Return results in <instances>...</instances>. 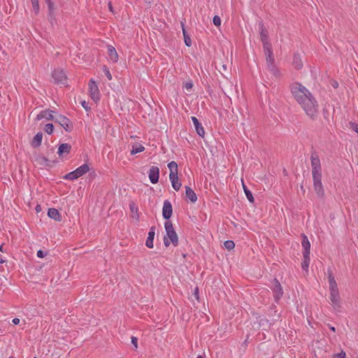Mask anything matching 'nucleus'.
Wrapping results in <instances>:
<instances>
[{"label":"nucleus","mask_w":358,"mask_h":358,"mask_svg":"<svg viewBox=\"0 0 358 358\" xmlns=\"http://www.w3.org/2000/svg\"><path fill=\"white\" fill-rule=\"evenodd\" d=\"M291 92L306 114L311 119L316 118L318 114V104L312 93L299 83L292 85Z\"/></svg>","instance_id":"f257e3e1"},{"label":"nucleus","mask_w":358,"mask_h":358,"mask_svg":"<svg viewBox=\"0 0 358 358\" xmlns=\"http://www.w3.org/2000/svg\"><path fill=\"white\" fill-rule=\"evenodd\" d=\"M310 161L314 189L319 196H322L324 195V189L322 183L320 159L316 154H312Z\"/></svg>","instance_id":"f03ea898"},{"label":"nucleus","mask_w":358,"mask_h":358,"mask_svg":"<svg viewBox=\"0 0 358 358\" xmlns=\"http://www.w3.org/2000/svg\"><path fill=\"white\" fill-rule=\"evenodd\" d=\"M164 227L166 234L164 236V244L166 247L169 246L171 244L175 247L177 246L178 245V237L172 222L171 221L165 222Z\"/></svg>","instance_id":"7ed1b4c3"},{"label":"nucleus","mask_w":358,"mask_h":358,"mask_svg":"<svg viewBox=\"0 0 358 358\" xmlns=\"http://www.w3.org/2000/svg\"><path fill=\"white\" fill-rule=\"evenodd\" d=\"M329 299L334 310L338 313L342 312L343 306L341 302V296L338 290L330 291Z\"/></svg>","instance_id":"20e7f679"},{"label":"nucleus","mask_w":358,"mask_h":358,"mask_svg":"<svg viewBox=\"0 0 358 358\" xmlns=\"http://www.w3.org/2000/svg\"><path fill=\"white\" fill-rule=\"evenodd\" d=\"M264 55L266 56L267 66L268 69L273 71L274 69V57L273 55L272 45L271 43H266L263 47Z\"/></svg>","instance_id":"39448f33"},{"label":"nucleus","mask_w":358,"mask_h":358,"mask_svg":"<svg viewBox=\"0 0 358 358\" xmlns=\"http://www.w3.org/2000/svg\"><path fill=\"white\" fill-rule=\"evenodd\" d=\"M88 86L90 97L94 102L97 103L98 101H99L101 96L99 89L97 84L93 79H91L89 82Z\"/></svg>","instance_id":"423d86ee"},{"label":"nucleus","mask_w":358,"mask_h":358,"mask_svg":"<svg viewBox=\"0 0 358 358\" xmlns=\"http://www.w3.org/2000/svg\"><path fill=\"white\" fill-rule=\"evenodd\" d=\"M52 77L57 84L65 85L67 83V78L62 69H55L52 73Z\"/></svg>","instance_id":"0eeeda50"},{"label":"nucleus","mask_w":358,"mask_h":358,"mask_svg":"<svg viewBox=\"0 0 358 358\" xmlns=\"http://www.w3.org/2000/svg\"><path fill=\"white\" fill-rule=\"evenodd\" d=\"M272 291L275 301L278 302L283 294V290L280 283L276 278L273 280Z\"/></svg>","instance_id":"6e6552de"},{"label":"nucleus","mask_w":358,"mask_h":358,"mask_svg":"<svg viewBox=\"0 0 358 358\" xmlns=\"http://www.w3.org/2000/svg\"><path fill=\"white\" fill-rule=\"evenodd\" d=\"M55 122L59 123L66 131H71L73 125L69 119L63 115H59L55 119Z\"/></svg>","instance_id":"1a4fd4ad"},{"label":"nucleus","mask_w":358,"mask_h":358,"mask_svg":"<svg viewBox=\"0 0 358 358\" xmlns=\"http://www.w3.org/2000/svg\"><path fill=\"white\" fill-rule=\"evenodd\" d=\"M148 177L150 180V182L152 184H156L159 181V169L158 166H151L149 172Z\"/></svg>","instance_id":"9d476101"},{"label":"nucleus","mask_w":358,"mask_h":358,"mask_svg":"<svg viewBox=\"0 0 358 358\" xmlns=\"http://www.w3.org/2000/svg\"><path fill=\"white\" fill-rule=\"evenodd\" d=\"M173 213V208L171 202L169 200H165L163 203L162 215L166 220H169Z\"/></svg>","instance_id":"9b49d317"},{"label":"nucleus","mask_w":358,"mask_h":358,"mask_svg":"<svg viewBox=\"0 0 358 358\" xmlns=\"http://www.w3.org/2000/svg\"><path fill=\"white\" fill-rule=\"evenodd\" d=\"M71 150V145L69 143H62L58 148V155L60 157H64L68 155Z\"/></svg>","instance_id":"f8f14e48"},{"label":"nucleus","mask_w":358,"mask_h":358,"mask_svg":"<svg viewBox=\"0 0 358 358\" xmlns=\"http://www.w3.org/2000/svg\"><path fill=\"white\" fill-rule=\"evenodd\" d=\"M191 120L193 122V124L195 127V130H196L197 134L199 136L203 137L205 135V131H204L203 126L199 122V120L194 116H192Z\"/></svg>","instance_id":"ddd939ff"},{"label":"nucleus","mask_w":358,"mask_h":358,"mask_svg":"<svg viewBox=\"0 0 358 358\" xmlns=\"http://www.w3.org/2000/svg\"><path fill=\"white\" fill-rule=\"evenodd\" d=\"M155 227H152L150 229V231L148 232V237H147V239L145 241V245L148 248H152L154 246L153 241H154V238H155Z\"/></svg>","instance_id":"4468645a"},{"label":"nucleus","mask_w":358,"mask_h":358,"mask_svg":"<svg viewBox=\"0 0 358 358\" xmlns=\"http://www.w3.org/2000/svg\"><path fill=\"white\" fill-rule=\"evenodd\" d=\"M301 237H302L301 245L303 248V255H310V241H308L307 236H306L305 234H302Z\"/></svg>","instance_id":"2eb2a0df"},{"label":"nucleus","mask_w":358,"mask_h":358,"mask_svg":"<svg viewBox=\"0 0 358 358\" xmlns=\"http://www.w3.org/2000/svg\"><path fill=\"white\" fill-rule=\"evenodd\" d=\"M52 113L53 112L51 110L41 111L39 114L37 115L36 120H41L42 119H45L47 120H55Z\"/></svg>","instance_id":"dca6fc26"},{"label":"nucleus","mask_w":358,"mask_h":358,"mask_svg":"<svg viewBox=\"0 0 358 358\" xmlns=\"http://www.w3.org/2000/svg\"><path fill=\"white\" fill-rule=\"evenodd\" d=\"M169 180L171 182L172 187L176 191H178L182 186V183L178 181V175H175L174 173L169 174Z\"/></svg>","instance_id":"f3484780"},{"label":"nucleus","mask_w":358,"mask_h":358,"mask_svg":"<svg viewBox=\"0 0 358 358\" xmlns=\"http://www.w3.org/2000/svg\"><path fill=\"white\" fill-rule=\"evenodd\" d=\"M259 29H260L261 40L263 43V47H264L266 45V43H271L268 41V31L264 28V24L262 23H261L259 24Z\"/></svg>","instance_id":"a211bd4d"},{"label":"nucleus","mask_w":358,"mask_h":358,"mask_svg":"<svg viewBox=\"0 0 358 358\" xmlns=\"http://www.w3.org/2000/svg\"><path fill=\"white\" fill-rule=\"evenodd\" d=\"M108 59L110 62L115 63L118 60V55L115 48L112 45H108Z\"/></svg>","instance_id":"6ab92c4d"},{"label":"nucleus","mask_w":358,"mask_h":358,"mask_svg":"<svg viewBox=\"0 0 358 358\" xmlns=\"http://www.w3.org/2000/svg\"><path fill=\"white\" fill-rule=\"evenodd\" d=\"M185 194L192 203H195L197 201V196L191 187L185 186Z\"/></svg>","instance_id":"aec40b11"},{"label":"nucleus","mask_w":358,"mask_h":358,"mask_svg":"<svg viewBox=\"0 0 358 358\" xmlns=\"http://www.w3.org/2000/svg\"><path fill=\"white\" fill-rule=\"evenodd\" d=\"M48 215L50 218L53 219L55 221L61 220V214L56 208H49L48 211Z\"/></svg>","instance_id":"412c9836"},{"label":"nucleus","mask_w":358,"mask_h":358,"mask_svg":"<svg viewBox=\"0 0 358 358\" xmlns=\"http://www.w3.org/2000/svg\"><path fill=\"white\" fill-rule=\"evenodd\" d=\"M328 279H329L330 291H334V290L338 291V288L337 282L334 278V276L333 275V274L331 271H329Z\"/></svg>","instance_id":"4be33fe9"},{"label":"nucleus","mask_w":358,"mask_h":358,"mask_svg":"<svg viewBox=\"0 0 358 358\" xmlns=\"http://www.w3.org/2000/svg\"><path fill=\"white\" fill-rule=\"evenodd\" d=\"M43 139V134L38 132L34 137L31 141V145L34 148H37L41 145Z\"/></svg>","instance_id":"5701e85b"},{"label":"nucleus","mask_w":358,"mask_h":358,"mask_svg":"<svg viewBox=\"0 0 358 358\" xmlns=\"http://www.w3.org/2000/svg\"><path fill=\"white\" fill-rule=\"evenodd\" d=\"M293 64L297 69H300L303 67V62L299 54H295L294 55Z\"/></svg>","instance_id":"b1692460"},{"label":"nucleus","mask_w":358,"mask_h":358,"mask_svg":"<svg viewBox=\"0 0 358 358\" xmlns=\"http://www.w3.org/2000/svg\"><path fill=\"white\" fill-rule=\"evenodd\" d=\"M75 171L80 177L90 171V167L87 164H84L78 167Z\"/></svg>","instance_id":"393cba45"},{"label":"nucleus","mask_w":358,"mask_h":358,"mask_svg":"<svg viewBox=\"0 0 358 358\" xmlns=\"http://www.w3.org/2000/svg\"><path fill=\"white\" fill-rule=\"evenodd\" d=\"M145 148L141 144H135L132 145V148L131 150V155H136L137 153H140L144 151Z\"/></svg>","instance_id":"a878e982"},{"label":"nucleus","mask_w":358,"mask_h":358,"mask_svg":"<svg viewBox=\"0 0 358 358\" xmlns=\"http://www.w3.org/2000/svg\"><path fill=\"white\" fill-rule=\"evenodd\" d=\"M168 168L170 171L169 174L174 173L175 175H178V164L176 162L171 161L168 164Z\"/></svg>","instance_id":"bb28decb"},{"label":"nucleus","mask_w":358,"mask_h":358,"mask_svg":"<svg viewBox=\"0 0 358 358\" xmlns=\"http://www.w3.org/2000/svg\"><path fill=\"white\" fill-rule=\"evenodd\" d=\"M80 178V176L76 172V171H73L64 176V179L69 180H75Z\"/></svg>","instance_id":"cd10ccee"},{"label":"nucleus","mask_w":358,"mask_h":358,"mask_svg":"<svg viewBox=\"0 0 358 358\" xmlns=\"http://www.w3.org/2000/svg\"><path fill=\"white\" fill-rule=\"evenodd\" d=\"M303 261L301 263V267L303 270H308L310 262V255H303Z\"/></svg>","instance_id":"c85d7f7f"},{"label":"nucleus","mask_w":358,"mask_h":358,"mask_svg":"<svg viewBox=\"0 0 358 358\" xmlns=\"http://www.w3.org/2000/svg\"><path fill=\"white\" fill-rule=\"evenodd\" d=\"M243 188L244 192H245V196H246L247 199H248V201L250 203H253L254 202L253 195H252L251 191L245 185V184L243 182Z\"/></svg>","instance_id":"c756f323"},{"label":"nucleus","mask_w":358,"mask_h":358,"mask_svg":"<svg viewBox=\"0 0 358 358\" xmlns=\"http://www.w3.org/2000/svg\"><path fill=\"white\" fill-rule=\"evenodd\" d=\"M182 26H183V24H182ZM182 33L185 45L187 47H190L192 45V40L189 35L187 34V31H185L184 27H182Z\"/></svg>","instance_id":"7c9ffc66"},{"label":"nucleus","mask_w":358,"mask_h":358,"mask_svg":"<svg viewBox=\"0 0 358 358\" xmlns=\"http://www.w3.org/2000/svg\"><path fill=\"white\" fill-rule=\"evenodd\" d=\"M224 245L226 249H227L228 250H231L234 248L235 243L233 241L228 240L224 243Z\"/></svg>","instance_id":"2f4dec72"},{"label":"nucleus","mask_w":358,"mask_h":358,"mask_svg":"<svg viewBox=\"0 0 358 358\" xmlns=\"http://www.w3.org/2000/svg\"><path fill=\"white\" fill-rule=\"evenodd\" d=\"M48 5L50 14H52L55 10V3L52 0H45Z\"/></svg>","instance_id":"473e14b6"},{"label":"nucleus","mask_w":358,"mask_h":358,"mask_svg":"<svg viewBox=\"0 0 358 358\" xmlns=\"http://www.w3.org/2000/svg\"><path fill=\"white\" fill-rule=\"evenodd\" d=\"M102 69H103V71L105 76L107 77L108 80H112L113 77H112V75H111L108 68L106 66H103Z\"/></svg>","instance_id":"72a5a7b5"},{"label":"nucleus","mask_w":358,"mask_h":358,"mask_svg":"<svg viewBox=\"0 0 358 358\" xmlns=\"http://www.w3.org/2000/svg\"><path fill=\"white\" fill-rule=\"evenodd\" d=\"M53 129H54V126L51 123H48L45 126V131L48 134H52L53 132Z\"/></svg>","instance_id":"f704fd0d"},{"label":"nucleus","mask_w":358,"mask_h":358,"mask_svg":"<svg viewBox=\"0 0 358 358\" xmlns=\"http://www.w3.org/2000/svg\"><path fill=\"white\" fill-rule=\"evenodd\" d=\"M213 24L216 27H220L221 25V18L218 15H215L213 19Z\"/></svg>","instance_id":"c9c22d12"},{"label":"nucleus","mask_w":358,"mask_h":358,"mask_svg":"<svg viewBox=\"0 0 358 358\" xmlns=\"http://www.w3.org/2000/svg\"><path fill=\"white\" fill-rule=\"evenodd\" d=\"M131 344L133 345L134 346V350H137L138 348V339L135 336H131Z\"/></svg>","instance_id":"e433bc0d"},{"label":"nucleus","mask_w":358,"mask_h":358,"mask_svg":"<svg viewBox=\"0 0 358 358\" xmlns=\"http://www.w3.org/2000/svg\"><path fill=\"white\" fill-rule=\"evenodd\" d=\"M36 255L38 258H43L47 255V252L41 250H39L37 251Z\"/></svg>","instance_id":"4c0bfd02"},{"label":"nucleus","mask_w":358,"mask_h":358,"mask_svg":"<svg viewBox=\"0 0 358 358\" xmlns=\"http://www.w3.org/2000/svg\"><path fill=\"white\" fill-rule=\"evenodd\" d=\"M334 358H346L345 352L341 351L340 353H337L334 356Z\"/></svg>","instance_id":"58836bf2"},{"label":"nucleus","mask_w":358,"mask_h":358,"mask_svg":"<svg viewBox=\"0 0 358 358\" xmlns=\"http://www.w3.org/2000/svg\"><path fill=\"white\" fill-rule=\"evenodd\" d=\"M352 129L358 134V124L350 123Z\"/></svg>","instance_id":"ea45409f"},{"label":"nucleus","mask_w":358,"mask_h":358,"mask_svg":"<svg viewBox=\"0 0 358 358\" xmlns=\"http://www.w3.org/2000/svg\"><path fill=\"white\" fill-rule=\"evenodd\" d=\"M81 106L87 111L90 110V108L88 107L87 103L85 101H83L81 102Z\"/></svg>","instance_id":"a19ab883"},{"label":"nucleus","mask_w":358,"mask_h":358,"mask_svg":"<svg viewBox=\"0 0 358 358\" xmlns=\"http://www.w3.org/2000/svg\"><path fill=\"white\" fill-rule=\"evenodd\" d=\"M20 320L19 318L15 317L13 319V323L15 325L18 324L20 323Z\"/></svg>","instance_id":"79ce46f5"},{"label":"nucleus","mask_w":358,"mask_h":358,"mask_svg":"<svg viewBox=\"0 0 358 358\" xmlns=\"http://www.w3.org/2000/svg\"><path fill=\"white\" fill-rule=\"evenodd\" d=\"M192 87V83H187L185 84V88L187 90L191 89Z\"/></svg>","instance_id":"37998d69"},{"label":"nucleus","mask_w":358,"mask_h":358,"mask_svg":"<svg viewBox=\"0 0 358 358\" xmlns=\"http://www.w3.org/2000/svg\"><path fill=\"white\" fill-rule=\"evenodd\" d=\"M33 6L34 8H38V1L36 0V1L33 2Z\"/></svg>","instance_id":"c03bdc74"},{"label":"nucleus","mask_w":358,"mask_h":358,"mask_svg":"<svg viewBox=\"0 0 358 358\" xmlns=\"http://www.w3.org/2000/svg\"><path fill=\"white\" fill-rule=\"evenodd\" d=\"M108 8H109V10L111 11V12H113V6L111 5V3L109 2L108 3Z\"/></svg>","instance_id":"a18cd8bd"},{"label":"nucleus","mask_w":358,"mask_h":358,"mask_svg":"<svg viewBox=\"0 0 358 358\" xmlns=\"http://www.w3.org/2000/svg\"><path fill=\"white\" fill-rule=\"evenodd\" d=\"M6 262V260L1 256L0 257V264H3Z\"/></svg>","instance_id":"49530a36"},{"label":"nucleus","mask_w":358,"mask_h":358,"mask_svg":"<svg viewBox=\"0 0 358 358\" xmlns=\"http://www.w3.org/2000/svg\"><path fill=\"white\" fill-rule=\"evenodd\" d=\"M222 68L223 71H227V66L226 64L222 65Z\"/></svg>","instance_id":"de8ad7c7"},{"label":"nucleus","mask_w":358,"mask_h":358,"mask_svg":"<svg viewBox=\"0 0 358 358\" xmlns=\"http://www.w3.org/2000/svg\"><path fill=\"white\" fill-rule=\"evenodd\" d=\"M130 208H131V211H134V209H136V208H135L134 205H131V206H130Z\"/></svg>","instance_id":"09e8293b"},{"label":"nucleus","mask_w":358,"mask_h":358,"mask_svg":"<svg viewBox=\"0 0 358 358\" xmlns=\"http://www.w3.org/2000/svg\"><path fill=\"white\" fill-rule=\"evenodd\" d=\"M198 292H199V289H198V288L196 287V288L195 289V295H196V298H198Z\"/></svg>","instance_id":"8fccbe9b"},{"label":"nucleus","mask_w":358,"mask_h":358,"mask_svg":"<svg viewBox=\"0 0 358 358\" xmlns=\"http://www.w3.org/2000/svg\"><path fill=\"white\" fill-rule=\"evenodd\" d=\"M41 209V206L39 205H38L36 207V211H39Z\"/></svg>","instance_id":"3c124183"},{"label":"nucleus","mask_w":358,"mask_h":358,"mask_svg":"<svg viewBox=\"0 0 358 358\" xmlns=\"http://www.w3.org/2000/svg\"><path fill=\"white\" fill-rule=\"evenodd\" d=\"M41 159L43 162H48V159L45 157H42Z\"/></svg>","instance_id":"603ef678"},{"label":"nucleus","mask_w":358,"mask_h":358,"mask_svg":"<svg viewBox=\"0 0 358 358\" xmlns=\"http://www.w3.org/2000/svg\"><path fill=\"white\" fill-rule=\"evenodd\" d=\"M0 251L2 252H3V245H0Z\"/></svg>","instance_id":"864d4df0"},{"label":"nucleus","mask_w":358,"mask_h":358,"mask_svg":"<svg viewBox=\"0 0 358 358\" xmlns=\"http://www.w3.org/2000/svg\"><path fill=\"white\" fill-rule=\"evenodd\" d=\"M334 87H338V83L336 82L334 84H333Z\"/></svg>","instance_id":"5fc2aeb1"},{"label":"nucleus","mask_w":358,"mask_h":358,"mask_svg":"<svg viewBox=\"0 0 358 358\" xmlns=\"http://www.w3.org/2000/svg\"><path fill=\"white\" fill-rule=\"evenodd\" d=\"M330 329H331V331H335V327H331Z\"/></svg>","instance_id":"6e6d98bb"},{"label":"nucleus","mask_w":358,"mask_h":358,"mask_svg":"<svg viewBox=\"0 0 358 358\" xmlns=\"http://www.w3.org/2000/svg\"><path fill=\"white\" fill-rule=\"evenodd\" d=\"M197 358H203L201 355H198Z\"/></svg>","instance_id":"4d7b16f0"},{"label":"nucleus","mask_w":358,"mask_h":358,"mask_svg":"<svg viewBox=\"0 0 358 358\" xmlns=\"http://www.w3.org/2000/svg\"><path fill=\"white\" fill-rule=\"evenodd\" d=\"M8 358H14L13 357H9Z\"/></svg>","instance_id":"13d9d810"},{"label":"nucleus","mask_w":358,"mask_h":358,"mask_svg":"<svg viewBox=\"0 0 358 358\" xmlns=\"http://www.w3.org/2000/svg\"><path fill=\"white\" fill-rule=\"evenodd\" d=\"M34 358H36V357H34Z\"/></svg>","instance_id":"bf43d9fd"}]
</instances>
